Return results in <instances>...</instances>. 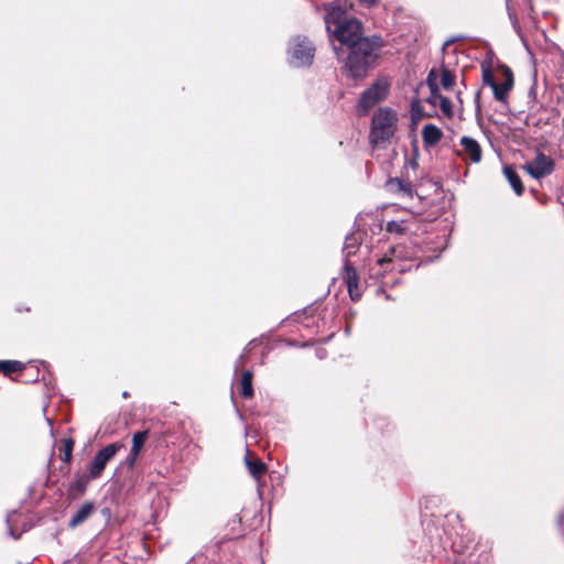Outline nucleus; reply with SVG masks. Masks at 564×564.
I'll list each match as a JSON object with an SVG mask.
<instances>
[{
  "mask_svg": "<svg viewBox=\"0 0 564 564\" xmlns=\"http://www.w3.org/2000/svg\"><path fill=\"white\" fill-rule=\"evenodd\" d=\"M24 369V365L17 360H3L0 361V372L6 376H10L13 372H19Z\"/></svg>",
  "mask_w": 564,
  "mask_h": 564,
  "instance_id": "f3484780",
  "label": "nucleus"
},
{
  "mask_svg": "<svg viewBox=\"0 0 564 564\" xmlns=\"http://www.w3.org/2000/svg\"><path fill=\"white\" fill-rule=\"evenodd\" d=\"M503 174L506 178L509 181L510 185L512 186L513 191L517 195H521L523 193V185L519 177V175L516 173L512 166H505L503 167Z\"/></svg>",
  "mask_w": 564,
  "mask_h": 564,
  "instance_id": "2eb2a0df",
  "label": "nucleus"
},
{
  "mask_svg": "<svg viewBox=\"0 0 564 564\" xmlns=\"http://www.w3.org/2000/svg\"><path fill=\"white\" fill-rule=\"evenodd\" d=\"M414 110H415V106L413 105V106H412L413 118L415 117Z\"/></svg>",
  "mask_w": 564,
  "mask_h": 564,
  "instance_id": "b1692460",
  "label": "nucleus"
},
{
  "mask_svg": "<svg viewBox=\"0 0 564 564\" xmlns=\"http://www.w3.org/2000/svg\"><path fill=\"white\" fill-rule=\"evenodd\" d=\"M147 436H148L147 431L134 433V435L132 437V447H131L130 456L128 458L130 466L134 465V462L145 443Z\"/></svg>",
  "mask_w": 564,
  "mask_h": 564,
  "instance_id": "9b49d317",
  "label": "nucleus"
},
{
  "mask_svg": "<svg viewBox=\"0 0 564 564\" xmlns=\"http://www.w3.org/2000/svg\"><path fill=\"white\" fill-rule=\"evenodd\" d=\"M356 243V239L352 237H348L345 242V250L347 251V257L350 256L352 252L349 250L352 248Z\"/></svg>",
  "mask_w": 564,
  "mask_h": 564,
  "instance_id": "4be33fe9",
  "label": "nucleus"
},
{
  "mask_svg": "<svg viewBox=\"0 0 564 564\" xmlns=\"http://www.w3.org/2000/svg\"><path fill=\"white\" fill-rule=\"evenodd\" d=\"M123 447L122 443H112L100 449L94 457L89 466V477L95 479L100 477L107 463Z\"/></svg>",
  "mask_w": 564,
  "mask_h": 564,
  "instance_id": "39448f33",
  "label": "nucleus"
},
{
  "mask_svg": "<svg viewBox=\"0 0 564 564\" xmlns=\"http://www.w3.org/2000/svg\"><path fill=\"white\" fill-rule=\"evenodd\" d=\"M460 151L459 154L464 156L465 159H469L474 163H478L481 160L482 151L479 145V143L470 138V137H463L460 139Z\"/></svg>",
  "mask_w": 564,
  "mask_h": 564,
  "instance_id": "6e6552de",
  "label": "nucleus"
},
{
  "mask_svg": "<svg viewBox=\"0 0 564 564\" xmlns=\"http://www.w3.org/2000/svg\"><path fill=\"white\" fill-rule=\"evenodd\" d=\"M315 47L304 36H295L291 40L288 48L289 63L294 67L310 66L313 62Z\"/></svg>",
  "mask_w": 564,
  "mask_h": 564,
  "instance_id": "7ed1b4c3",
  "label": "nucleus"
},
{
  "mask_svg": "<svg viewBox=\"0 0 564 564\" xmlns=\"http://www.w3.org/2000/svg\"><path fill=\"white\" fill-rule=\"evenodd\" d=\"M501 75L503 76V82L498 84L496 83L491 89L494 91L495 98L499 101H506L510 89L513 86V76L512 72L508 67H501Z\"/></svg>",
  "mask_w": 564,
  "mask_h": 564,
  "instance_id": "1a4fd4ad",
  "label": "nucleus"
},
{
  "mask_svg": "<svg viewBox=\"0 0 564 564\" xmlns=\"http://www.w3.org/2000/svg\"><path fill=\"white\" fill-rule=\"evenodd\" d=\"M455 84V75L447 68H443L441 72V85L444 89H452Z\"/></svg>",
  "mask_w": 564,
  "mask_h": 564,
  "instance_id": "aec40b11",
  "label": "nucleus"
},
{
  "mask_svg": "<svg viewBox=\"0 0 564 564\" xmlns=\"http://www.w3.org/2000/svg\"><path fill=\"white\" fill-rule=\"evenodd\" d=\"M326 24L330 32L335 26V37L350 48L347 57L346 67L352 77H361L377 56V51L381 46L379 39L361 37V24L355 19L346 20L344 18L346 8L341 6L326 7Z\"/></svg>",
  "mask_w": 564,
  "mask_h": 564,
  "instance_id": "f257e3e1",
  "label": "nucleus"
},
{
  "mask_svg": "<svg viewBox=\"0 0 564 564\" xmlns=\"http://www.w3.org/2000/svg\"><path fill=\"white\" fill-rule=\"evenodd\" d=\"M523 169L532 177L541 178L552 173L554 163L549 156L543 153H539L535 159L532 162L527 163Z\"/></svg>",
  "mask_w": 564,
  "mask_h": 564,
  "instance_id": "0eeeda50",
  "label": "nucleus"
},
{
  "mask_svg": "<svg viewBox=\"0 0 564 564\" xmlns=\"http://www.w3.org/2000/svg\"><path fill=\"white\" fill-rule=\"evenodd\" d=\"M427 84L431 90V95L427 98V101L432 106H440L442 112L446 117H452L453 115V106L448 98L442 96L438 91V87L435 83V72L431 70L427 77Z\"/></svg>",
  "mask_w": 564,
  "mask_h": 564,
  "instance_id": "423d86ee",
  "label": "nucleus"
},
{
  "mask_svg": "<svg viewBox=\"0 0 564 564\" xmlns=\"http://www.w3.org/2000/svg\"><path fill=\"white\" fill-rule=\"evenodd\" d=\"M94 511V506L91 503L83 505L78 511L70 519L69 525L75 528L83 523Z\"/></svg>",
  "mask_w": 564,
  "mask_h": 564,
  "instance_id": "dca6fc26",
  "label": "nucleus"
},
{
  "mask_svg": "<svg viewBox=\"0 0 564 564\" xmlns=\"http://www.w3.org/2000/svg\"><path fill=\"white\" fill-rule=\"evenodd\" d=\"M398 117L390 108H380L373 116L370 139L372 143L379 144L389 140L395 132Z\"/></svg>",
  "mask_w": 564,
  "mask_h": 564,
  "instance_id": "f03ea898",
  "label": "nucleus"
},
{
  "mask_svg": "<svg viewBox=\"0 0 564 564\" xmlns=\"http://www.w3.org/2000/svg\"><path fill=\"white\" fill-rule=\"evenodd\" d=\"M66 459L68 460L72 456V446H68L66 453H65Z\"/></svg>",
  "mask_w": 564,
  "mask_h": 564,
  "instance_id": "5701e85b",
  "label": "nucleus"
},
{
  "mask_svg": "<svg viewBox=\"0 0 564 564\" xmlns=\"http://www.w3.org/2000/svg\"><path fill=\"white\" fill-rule=\"evenodd\" d=\"M405 258L403 248L401 247H393L390 249L389 253H386L382 258L378 260V263L380 265H384L388 262L394 261V259H402Z\"/></svg>",
  "mask_w": 564,
  "mask_h": 564,
  "instance_id": "a211bd4d",
  "label": "nucleus"
},
{
  "mask_svg": "<svg viewBox=\"0 0 564 564\" xmlns=\"http://www.w3.org/2000/svg\"><path fill=\"white\" fill-rule=\"evenodd\" d=\"M442 135H443V133H442L441 129H438L434 124H425L423 127L422 137L426 144H430V145L436 144L441 140Z\"/></svg>",
  "mask_w": 564,
  "mask_h": 564,
  "instance_id": "4468645a",
  "label": "nucleus"
},
{
  "mask_svg": "<svg viewBox=\"0 0 564 564\" xmlns=\"http://www.w3.org/2000/svg\"><path fill=\"white\" fill-rule=\"evenodd\" d=\"M390 83L387 79L376 80L361 96L359 106L365 112L378 102L384 100L389 94Z\"/></svg>",
  "mask_w": 564,
  "mask_h": 564,
  "instance_id": "20e7f679",
  "label": "nucleus"
},
{
  "mask_svg": "<svg viewBox=\"0 0 564 564\" xmlns=\"http://www.w3.org/2000/svg\"><path fill=\"white\" fill-rule=\"evenodd\" d=\"M241 394L246 398H251L253 394L252 389V373L245 371L241 377Z\"/></svg>",
  "mask_w": 564,
  "mask_h": 564,
  "instance_id": "6ab92c4d",
  "label": "nucleus"
},
{
  "mask_svg": "<svg viewBox=\"0 0 564 564\" xmlns=\"http://www.w3.org/2000/svg\"><path fill=\"white\" fill-rule=\"evenodd\" d=\"M482 80L486 85H488L490 88L496 84L492 72L486 67L482 68Z\"/></svg>",
  "mask_w": 564,
  "mask_h": 564,
  "instance_id": "412c9836",
  "label": "nucleus"
},
{
  "mask_svg": "<svg viewBox=\"0 0 564 564\" xmlns=\"http://www.w3.org/2000/svg\"><path fill=\"white\" fill-rule=\"evenodd\" d=\"M245 463L249 473L252 475L254 479H260L267 471V467L264 463L257 458H251L249 452H247V456L245 458Z\"/></svg>",
  "mask_w": 564,
  "mask_h": 564,
  "instance_id": "ddd939ff",
  "label": "nucleus"
},
{
  "mask_svg": "<svg viewBox=\"0 0 564 564\" xmlns=\"http://www.w3.org/2000/svg\"><path fill=\"white\" fill-rule=\"evenodd\" d=\"M387 191L399 194L401 197H411L412 189L409 183H404L398 178H392L387 183Z\"/></svg>",
  "mask_w": 564,
  "mask_h": 564,
  "instance_id": "f8f14e48",
  "label": "nucleus"
},
{
  "mask_svg": "<svg viewBox=\"0 0 564 564\" xmlns=\"http://www.w3.org/2000/svg\"><path fill=\"white\" fill-rule=\"evenodd\" d=\"M186 564H193V563H192V562H188V563H186Z\"/></svg>",
  "mask_w": 564,
  "mask_h": 564,
  "instance_id": "393cba45",
  "label": "nucleus"
},
{
  "mask_svg": "<svg viewBox=\"0 0 564 564\" xmlns=\"http://www.w3.org/2000/svg\"><path fill=\"white\" fill-rule=\"evenodd\" d=\"M345 280L347 283L348 292L351 300L357 301L361 296V289L359 285V278L354 268L346 264L345 267Z\"/></svg>",
  "mask_w": 564,
  "mask_h": 564,
  "instance_id": "9d476101",
  "label": "nucleus"
}]
</instances>
